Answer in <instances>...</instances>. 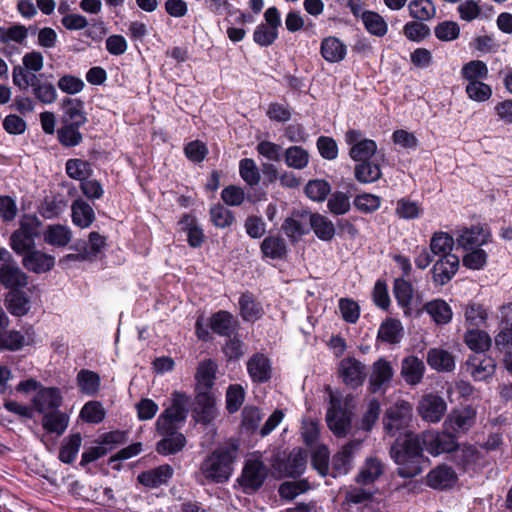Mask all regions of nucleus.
<instances>
[{"instance_id": "obj_28", "label": "nucleus", "mask_w": 512, "mask_h": 512, "mask_svg": "<svg viewBox=\"0 0 512 512\" xmlns=\"http://www.w3.org/2000/svg\"><path fill=\"white\" fill-rule=\"evenodd\" d=\"M71 217L74 225L80 228H87L94 222L95 213L86 201L76 199L71 206Z\"/></svg>"}, {"instance_id": "obj_64", "label": "nucleus", "mask_w": 512, "mask_h": 512, "mask_svg": "<svg viewBox=\"0 0 512 512\" xmlns=\"http://www.w3.org/2000/svg\"><path fill=\"white\" fill-rule=\"evenodd\" d=\"M278 37V31L270 26L260 24L253 33V40L262 47L270 46Z\"/></svg>"}, {"instance_id": "obj_43", "label": "nucleus", "mask_w": 512, "mask_h": 512, "mask_svg": "<svg viewBox=\"0 0 512 512\" xmlns=\"http://www.w3.org/2000/svg\"><path fill=\"white\" fill-rule=\"evenodd\" d=\"M261 251L265 257L282 259L287 254V246L283 238L268 236L261 243Z\"/></svg>"}, {"instance_id": "obj_49", "label": "nucleus", "mask_w": 512, "mask_h": 512, "mask_svg": "<svg viewBox=\"0 0 512 512\" xmlns=\"http://www.w3.org/2000/svg\"><path fill=\"white\" fill-rule=\"evenodd\" d=\"M362 21L367 31L373 35L381 37L387 33V23L385 22L383 17L376 12H363Z\"/></svg>"}, {"instance_id": "obj_59", "label": "nucleus", "mask_w": 512, "mask_h": 512, "mask_svg": "<svg viewBox=\"0 0 512 512\" xmlns=\"http://www.w3.org/2000/svg\"><path fill=\"white\" fill-rule=\"evenodd\" d=\"M330 191V184L325 180H311L305 187L306 195L316 202L324 201Z\"/></svg>"}, {"instance_id": "obj_9", "label": "nucleus", "mask_w": 512, "mask_h": 512, "mask_svg": "<svg viewBox=\"0 0 512 512\" xmlns=\"http://www.w3.org/2000/svg\"><path fill=\"white\" fill-rule=\"evenodd\" d=\"M412 406L407 401H400L387 409L384 417L385 430L394 436L404 428L411 419Z\"/></svg>"}, {"instance_id": "obj_12", "label": "nucleus", "mask_w": 512, "mask_h": 512, "mask_svg": "<svg viewBox=\"0 0 512 512\" xmlns=\"http://www.w3.org/2000/svg\"><path fill=\"white\" fill-rule=\"evenodd\" d=\"M62 400V394L58 388L46 387L37 391L32 403L34 409L43 415L59 410Z\"/></svg>"}, {"instance_id": "obj_10", "label": "nucleus", "mask_w": 512, "mask_h": 512, "mask_svg": "<svg viewBox=\"0 0 512 512\" xmlns=\"http://www.w3.org/2000/svg\"><path fill=\"white\" fill-rule=\"evenodd\" d=\"M476 411L470 407L452 410L443 423V428L454 435L465 434L475 423Z\"/></svg>"}, {"instance_id": "obj_34", "label": "nucleus", "mask_w": 512, "mask_h": 512, "mask_svg": "<svg viewBox=\"0 0 512 512\" xmlns=\"http://www.w3.org/2000/svg\"><path fill=\"white\" fill-rule=\"evenodd\" d=\"M69 417L60 410L43 414L42 427L51 434L61 436L67 429Z\"/></svg>"}, {"instance_id": "obj_18", "label": "nucleus", "mask_w": 512, "mask_h": 512, "mask_svg": "<svg viewBox=\"0 0 512 512\" xmlns=\"http://www.w3.org/2000/svg\"><path fill=\"white\" fill-rule=\"evenodd\" d=\"M394 375L391 363L383 358L374 362L369 378L370 389L373 393L384 390Z\"/></svg>"}, {"instance_id": "obj_24", "label": "nucleus", "mask_w": 512, "mask_h": 512, "mask_svg": "<svg viewBox=\"0 0 512 512\" xmlns=\"http://www.w3.org/2000/svg\"><path fill=\"white\" fill-rule=\"evenodd\" d=\"M320 52L329 63H339L345 59L347 46L338 38L329 36L322 40Z\"/></svg>"}, {"instance_id": "obj_19", "label": "nucleus", "mask_w": 512, "mask_h": 512, "mask_svg": "<svg viewBox=\"0 0 512 512\" xmlns=\"http://www.w3.org/2000/svg\"><path fill=\"white\" fill-rule=\"evenodd\" d=\"M426 371L424 362L414 355L402 359L400 374L410 386H416L422 382Z\"/></svg>"}, {"instance_id": "obj_8", "label": "nucleus", "mask_w": 512, "mask_h": 512, "mask_svg": "<svg viewBox=\"0 0 512 512\" xmlns=\"http://www.w3.org/2000/svg\"><path fill=\"white\" fill-rule=\"evenodd\" d=\"M345 141L351 146L349 155L352 160H370L377 151L376 142L371 139H363L359 130L347 131Z\"/></svg>"}, {"instance_id": "obj_58", "label": "nucleus", "mask_w": 512, "mask_h": 512, "mask_svg": "<svg viewBox=\"0 0 512 512\" xmlns=\"http://www.w3.org/2000/svg\"><path fill=\"white\" fill-rule=\"evenodd\" d=\"M105 410L98 401L87 402L80 411V417L88 423H100L105 418Z\"/></svg>"}, {"instance_id": "obj_14", "label": "nucleus", "mask_w": 512, "mask_h": 512, "mask_svg": "<svg viewBox=\"0 0 512 512\" xmlns=\"http://www.w3.org/2000/svg\"><path fill=\"white\" fill-rule=\"evenodd\" d=\"M467 372L476 381H486L495 372V361L484 355H473L466 361Z\"/></svg>"}, {"instance_id": "obj_3", "label": "nucleus", "mask_w": 512, "mask_h": 512, "mask_svg": "<svg viewBox=\"0 0 512 512\" xmlns=\"http://www.w3.org/2000/svg\"><path fill=\"white\" fill-rule=\"evenodd\" d=\"M188 399L184 394L175 392L171 398V405L167 407L156 421L157 433L161 436L171 435L180 429L187 417Z\"/></svg>"}, {"instance_id": "obj_63", "label": "nucleus", "mask_w": 512, "mask_h": 512, "mask_svg": "<svg viewBox=\"0 0 512 512\" xmlns=\"http://www.w3.org/2000/svg\"><path fill=\"white\" fill-rule=\"evenodd\" d=\"M6 300L7 308L13 315L22 316L28 311V300L20 292L12 290Z\"/></svg>"}, {"instance_id": "obj_32", "label": "nucleus", "mask_w": 512, "mask_h": 512, "mask_svg": "<svg viewBox=\"0 0 512 512\" xmlns=\"http://www.w3.org/2000/svg\"><path fill=\"white\" fill-rule=\"evenodd\" d=\"M217 364L211 359L199 363L196 372L197 390L209 391L216 378Z\"/></svg>"}, {"instance_id": "obj_5", "label": "nucleus", "mask_w": 512, "mask_h": 512, "mask_svg": "<svg viewBox=\"0 0 512 512\" xmlns=\"http://www.w3.org/2000/svg\"><path fill=\"white\" fill-rule=\"evenodd\" d=\"M326 421L330 430L339 437L346 436L350 429V412L342 406L340 398L334 394H330V408L326 414Z\"/></svg>"}, {"instance_id": "obj_51", "label": "nucleus", "mask_w": 512, "mask_h": 512, "mask_svg": "<svg viewBox=\"0 0 512 512\" xmlns=\"http://www.w3.org/2000/svg\"><path fill=\"white\" fill-rule=\"evenodd\" d=\"M351 207L350 197L340 191L332 193L327 201V208L333 215H344Z\"/></svg>"}, {"instance_id": "obj_23", "label": "nucleus", "mask_w": 512, "mask_h": 512, "mask_svg": "<svg viewBox=\"0 0 512 512\" xmlns=\"http://www.w3.org/2000/svg\"><path fill=\"white\" fill-rule=\"evenodd\" d=\"M194 411L198 421L208 424L216 417L215 398L209 391H198Z\"/></svg>"}, {"instance_id": "obj_36", "label": "nucleus", "mask_w": 512, "mask_h": 512, "mask_svg": "<svg viewBox=\"0 0 512 512\" xmlns=\"http://www.w3.org/2000/svg\"><path fill=\"white\" fill-rule=\"evenodd\" d=\"M71 239V229L65 225H49L44 232V241L52 246L64 247L71 241Z\"/></svg>"}, {"instance_id": "obj_44", "label": "nucleus", "mask_w": 512, "mask_h": 512, "mask_svg": "<svg viewBox=\"0 0 512 512\" xmlns=\"http://www.w3.org/2000/svg\"><path fill=\"white\" fill-rule=\"evenodd\" d=\"M466 345L476 352H484L491 346V337L483 330L473 328L468 330L464 337Z\"/></svg>"}, {"instance_id": "obj_38", "label": "nucleus", "mask_w": 512, "mask_h": 512, "mask_svg": "<svg viewBox=\"0 0 512 512\" xmlns=\"http://www.w3.org/2000/svg\"><path fill=\"white\" fill-rule=\"evenodd\" d=\"M496 349L504 355V364L512 373V327L500 329L495 338Z\"/></svg>"}, {"instance_id": "obj_60", "label": "nucleus", "mask_w": 512, "mask_h": 512, "mask_svg": "<svg viewBox=\"0 0 512 512\" xmlns=\"http://www.w3.org/2000/svg\"><path fill=\"white\" fill-rule=\"evenodd\" d=\"M424 21H410L403 27L404 35L411 41L420 42L430 35V28Z\"/></svg>"}, {"instance_id": "obj_4", "label": "nucleus", "mask_w": 512, "mask_h": 512, "mask_svg": "<svg viewBox=\"0 0 512 512\" xmlns=\"http://www.w3.org/2000/svg\"><path fill=\"white\" fill-rule=\"evenodd\" d=\"M267 473L268 469L261 460V457L253 454L246 459L242 472L237 478V482L244 492H255L264 483Z\"/></svg>"}, {"instance_id": "obj_26", "label": "nucleus", "mask_w": 512, "mask_h": 512, "mask_svg": "<svg viewBox=\"0 0 512 512\" xmlns=\"http://www.w3.org/2000/svg\"><path fill=\"white\" fill-rule=\"evenodd\" d=\"M360 446V441H351L333 456L332 467L336 475H342L348 472L353 454Z\"/></svg>"}, {"instance_id": "obj_11", "label": "nucleus", "mask_w": 512, "mask_h": 512, "mask_svg": "<svg viewBox=\"0 0 512 512\" xmlns=\"http://www.w3.org/2000/svg\"><path fill=\"white\" fill-rule=\"evenodd\" d=\"M338 371L343 382L353 388L362 385L366 377L365 365L353 357L342 359Z\"/></svg>"}, {"instance_id": "obj_15", "label": "nucleus", "mask_w": 512, "mask_h": 512, "mask_svg": "<svg viewBox=\"0 0 512 512\" xmlns=\"http://www.w3.org/2000/svg\"><path fill=\"white\" fill-rule=\"evenodd\" d=\"M491 234L488 229L476 225L470 228L464 229L459 237L457 243L464 250L481 248L490 242Z\"/></svg>"}, {"instance_id": "obj_61", "label": "nucleus", "mask_w": 512, "mask_h": 512, "mask_svg": "<svg viewBox=\"0 0 512 512\" xmlns=\"http://www.w3.org/2000/svg\"><path fill=\"white\" fill-rule=\"evenodd\" d=\"M82 438L80 434L71 435L60 450L59 457L65 463H71L75 460L81 447Z\"/></svg>"}, {"instance_id": "obj_37", "label": "nucleus", "mask_w": 512, "mask_h": 512, "mask_svg": "<svg viewBox=\"0 0 512 512\" xmlns=\"http://www.w3.org/2000/svg\"><path fill=\"white\" fill-rule=\"evenodd\" d=\"M403 335V325L397 319H387L380 325L378 330V338L390 344L399 343Z\"/></svg>"}, {"instance_id": "obj_48", "label": "nucleus", "mask_w": 512, "mask_h": 512, "mask_svg": "<svg viewBox=\"0 0 512 512\" xmlns=\"http://www.w3.org/2000/svg\"><path fill=\"white\" fill-rule=\"evenodd\" d=\"M307 463L306 452L302 449H294L288 456L285 463V471L289 476L301 475Z\"/></svg>"}, {"instance_id": "obj_52", "label": "nucleus", "mask_w": 512, "mask_h": 512, "mask_svg": "<svg viewBox=\"0 0 512 512\" xmlns=\"http://www.w3.org/2000/svg\"><path fill=\"white\" fill-rule=\"evenodd\" d=\"M393 293L398 304L403 308L409 309L413 296V288L410 282L402 278L395 279Z\"/></svg>"}, {"instance_id": "obj_16", "label": "nucleus", "mask_w": 512, "mask_h": 512, "mask_svg": "<svg viewBox=\"0 0 512 512\" xmlns=\"http://www.w3.org/2000/svg\"><path fill=\"white\" fill-rule=\"evenodd\" d=\"M61 107L63 110L61 123L83 126L87 122L82 100L65 97L62 99Z\"/></svg>"}, {"instance_id": "obj_30", "label": "nucleus", "mask_w": 512, "mask_h": 512, "mask_svg": "<svg viewBox=\"0 0 512 512\" xmlns=\"http://www.w3.org/2000/svg\"><path fill=\"white\" fill-rule=\"evenodd\" d=\"M424 310L430 315L437 325H445L452 320V309L443 299H434L427 302L424 305Z\"/></svg>"}, {"instance_id": "obj_42", "label": "nucleus", "mask_w": 512, "mask_h": 512, "mask_svg": "<svg viewBox=\"0 0 512 512\" xmlns=\"http://www.w3.org/2000/svg\"><path fill=\"white\" fill-rule=\"evenodd\" d=\"M163 438L157 443L156 450L162 455L174 454L183 449L186 444L185 436L180 433H171V435H164Z\"/></svg>"}, {"instance_id": "obj_45", "label": "nucleus", "mask_w": 512, "mask_h": 512, "mask_svg": "<svg viewBox=\"0 0 512 512\" xmlns=\"http://www.w3.org/2000/svg\"><path fill=\"white\" fill-rule=\"evenodd\" d=\"M464 317L468 326L478 328L486 322L488 312L482 304L471 302L465 307Z\"/></svg>"}, {"instance_id": "obj_21", "label": "nucleus", "mask_w": 512, "mask_h": 512, "mask_svg": "<svg viewBox=\"0 0 512 512\" xmlns=\"http://www.w3.org/2000/svg\"><path fill=\"white\" fill-rule=\"evenodd\" d=\"M173 468L168 465H160L156 468L141 472L137 476V480L140 484L147 488H157L163 484H166L169 479L173 476Z\"/></svg>"}, {"instance_id": "obj_33", "label": "nucleus", "mask_w": 512, "mask_h": 512, "mask_svg": "<svg viewBox=\"0 0 512 512\" xmlns=\"http://www.w3.org/2000/svg\"><path fill=\"white\" fill-rule=\"evenodd\" d=\"M384 465L376 457H369L360 469L356 482L363 485L373 484L383 473Z\"/></svg>"}, {"instance_id": "obj_62", "label": "nucleus", "mask_w": 512, "mask_h": 512, "mask_svg": "<svg viewBox=\"0 0 512 512\" xmlns=\"http://www.w3.org/2000/svg\"><path fill=\"white\" fill-rule=\"evenodd\" d=\"M434 33L440 41H453L459 37L460 28L456 22L443 21L435 27Z\"/></svg>"}, {"instance_id": "obj_6", "label": "nucleus", "mask_w": 512, "mask_h": 512, "mask_svg": "<svg viewBox=\"0 0 512 512\" xmlns=\"http://www.w3.org/2000/svg\"><path fill=\"white\" fill-rule=\"evenodd\" d=\"M447 411L445 400L434 393H428L421 397L417 404V412L422 420L428 423H438Z\"/></svg>"}, {"instance_id": "obj_39", "label": "nucleus", "mask_w": 512, "mask_h": 512, "mask_svg": "<svg viewBox=\"0 0 512 512\" xmlns=\"http://www.w3.org/2000/svg\"><path fill=\"white\" fill-rule=\"evenodd\" d=\"M77 384L81 393L94 396L100 389V376L91 370L82 369L77 374Z\"/></svg>"}, {"instance_id": "obj_57", "label": "nucleus", "mask_w": 512, "mask_h": 512, "mask_svg": "<svg viewBox=\"0 0 512 512\" xmlns=\"http://www.w3.org/2000/svg\"><path fill=\"white\" fill-rule=\"evenodd\" d=\"M210 217L213 224L222 229L230 227L235 220L233 213L221 204L214 205L210 209Z\"/></svg>"}, {"instance_id": "obj_53", "label": "nucleus", "mask_w": 512, "mask_h": 512, "mask_svg": "<svg viewBox=\"0 0 512 512\" xmlns=\"http://www.w3.org/2000/svg\"><path fill=\"white\" fill-rule=\"evenodd\" d=\"M465 92L469 99L476 102H485L492 96L491 86L482 81L468 82Z\"/></svg>"}, {"instance_id": "obj_13", "label": "nucleus", "mask_w": 512, "mask_h": 512, "mask_svg": "<svg viewBox=\"0 0 512 512\" xmlns=\"http://www.w3.org/2000/svg\"><path fill=\"white\" fill-rule=\"evenodd\" d=\"M0 283L11 290L23 288L28 284L27 275L20 269L13 256L0 267Z\"/></svg>"}, {"instance_id": "obj_41", "label": "nucleus", "mask_w": 512, "mask_h": 512, "mask_svg": "<svg viewBox=\"0 0 512 512\" xmlns=\"http://www.w3.org/2000/svg\"><path fill=\"white\" fill-rule=\"evenodd\" d=\"M408 10L409 15L419 21L431 20L436 15V7L431 0H412Z\"/></svg>"}, {"instance_id": "obj_55", "label": "nucleus", "mask_w": 512, "mask_h": 512, "mask_svg": "<svg viewBox=\"0 0 512 512\" xmlns=\"http://www.w3.org/2000/svg\"><path fill=\"white\" fill-rule=\"evenodd\" d=\"M81 126L61 123L58 129V139L61 144L67 147H73L82 141V134L79 131Z\"/></svg>"}, {"instance_id": "obj_7", "label": "nucleus", "mask_w": 512, "mask_h": 512, "mask_svg": "<svg viewBox=\"0 0 512 512\" xmlns=\"http://www.w3.org/2000/svg\"><path fill=\"white\" fill-rule=\"evenodd\" d=\"M422 443L424 448L433 456L442 453L453 454L458 445L455 435L445 429L442 433L431 431L423 433Z\"/></svg>"}, {"instance_id": "obj_35", "label": "nucleus", "mask_w": 512, "mask_h": 512, "mask_svg": "<svg viewBox=\"0 0 512 512\" xmlns=\"http://www.w3.org/2000/svg\"><path fill=\"white\" fill-rule=\"evenodd\" d=\"M239 309L243 320L255 322L263 315L262 305L251 293H244L239 298Z\"/></svg>"}, {"instance_id": "obj_47", "label": "nucleus", "mask_w": 512, "mask_h": 512, "mask_svg": "<svg viewBox=\"0 0 512 512\" xmlns=\"http://www.w3.org/2000/svg\"><path fill=\"white\" fill-rule=\"evenodd\" d=\"M395 212L398 217L411 220L419 218L423 214V208L417 201L404 197L397 201Z\"/></svg>"}, {"instance_id": "obj_56", "label": "nucleus", "mask_w": 512, "mask_h": 512, "mask_svg": "<svg viewBox=\"0 0 512 512\" xmlns=\"http://www.w3.org/2000/svg\"><path fill=\"white\" fill-rule=\"evenodd\" d=\"M355 176L362 183H371L380 178L381 170L376 162H361L355 168Z\"/></svg>"}, {"instance_id": "obj_2", "label": "nucleus", "mask_w": 512, "mask_h": 512, "mask_svg": "<svg viewBox=\"0 0 512 512\" xmlns=\"http://www.w3.org/2000/svg\"><path fill=\"white\" fill-rule=\"evenodd\" d=\"M422 437L407 434L402 440H397L391 448V457L398 465V475L412 478L421 473Z\"/></svg>"}, {"instance_id": "obj_50", "label": "nucleus", "mask_w": 512, "mask_h": 512, "mask_svg": "<svg viewBox=\"0 0 512 512\" xmlns=\"http://www.w3.org/2000/svg\"><path fill=\"white\" fill-rule=\"evenodd\" d=\"M32 92L35 98L43 104H52L58 96L53 84L41 82L39 78L32 84Z\"/></svg>"}, {"instance_id": "obj_25", "label": "nucleus", "mask_w": 512, "mask_h": 512, "mask_svg": "<svg viewBox=\"0 0 512 512\" xmlns=\"http://www.w3.org/2000/svg\"><path fill=\"white\" fill-rule=\"evenodd\" d=\"M481 457V452L470 444L457 445L452 454L454 463L463 469H469L478 465Z\"/></svg>"}, {"instance_id": "obj_31", "label": "nucleus", "mask_w": 512, "mask_h": 512, "mask_svg": "<svg viewBox=\"0 0 512 512\" xmlns=\"http://www.w3.org/2000/svg\"><path fill=\"white\" fill-rule=\"evenodd\" d=\"M427 363L437 371L450 372L455 368L453 355L441 348H432L427 352Z\"/></svg>"}, {"instance_id": "obj_54", "label": "nucleus", "mask_w": 512, "mask_h": 512, "mask_svg": "<svg viewBox=\"0 0 512 512\" xmlns=\"http://www.w3.org/2000/svg\"><path fill=\"white\" fill-rule=\"evenodd\" d=\"M462 75L468 82L481 81L488 77V68L480 60L470 61L463 66Z\"/></svg>"}, {"instance_id": "obj_27", "label": "nucleus", "mask_w": 512, "mask_h": 512, "mask_svg": "<svg viewBox=\"0 0 512 512\" xmlns=\"http://www.w3.org/2000/svg\"><path fill=\"white\" fill-rule=\"evenodd\" d=\"M210 328L218 335L230 337L237 329V320L227 311H218L210 318Z\"/></svg>"}, {"instance_id": "obj_40", "label": "nucleus", "mask_w": 512, "mask_h": 512, "mask_svg": "<svg viewBox=\"0 0 512 512\" xmlns=\"http://www.w3.org/2000/svg\"><path fill=\"white\" fill-rule=\"evenodd\" d=\"M455 472L451 467L439 466L429 472L427 481L429 486L436 489H443L455 481Z\"/></svg>"}, {"instance_id": "obj_46", "label": "nucleus", "mask_w": 512, "mask_h": 512, "mask_svg": "<svg viewBox=\"0 0 512 512\" xmlns=\"http://www.w3.org/2000/svg\"><path fill=\"white\" fill-rule=\"evenodd\" d=\"M454 246V239L446 232L435 233L430 241V249L434 255L444 257V255H453L451 253Z\"/></svg>"}, {"instance_id": "obj_17", "label": "nucleus", "mask_w": 512, "mask_h": 512, "mask_svg": "<svg viewBox=\"0 0 512 512\" xmlns=\"http://www.w3.org/2000/svg\"><path fill=\"white\" fill-rule=\"evenodd\" d=\"M459 268V258L456 255H444L433 265V280L437 285L447 284Z\"/></svg>"}, {"instance_id": "obj_1", "label": "nucleus", "mask_w": 512, "mask_h": 512, "mask_svg": "<svg viewBox=\"0 0 512 512\" xmlns=\"http://www.w3.org/2000/svg\"><path fill=\"white\" fill-rule=\"evenodd\" d=\"M238 458V445L227 442L219 445L208 454L200 465L202 484H223L229 481L234 472V463Z\"/></svg>"}, {"instance_id": "obj_20", "label": "nucleus", "mask_w": 512, "mask_h": 512, "mask_svg": "<svg viewBox=\"0 0 512 512\" xmlns=\"http://www.w3.org/2000/svg\"><path fill=\"white\" fill-rule=\"evenodd\" d=\"M23 266L34 273H45L51 270L55 264L54 256L46 254L40 250H34L24 254L22 259Z\"/></svg>"}, {"instance_id": "obj_22", "label": "nucleus", "mask_w": 512, "mask_h": 512, "mask_svg": "<svg viewBox=\"0 0 512 512\" xmlns=\"http://www.w3.org/2000/svg\"><path fill=\"white\" fill-rule=\"evenodd\" d=\"M247 371L254 382H267L272 375L270 360L263 354H255L247 362Z\"/></svg>"}, {"instance_id": "obj_29", "label": "nucleus", "mask_w": 512, "mask_h": 512, "mask_svg": "<svg viewBox=\"0 0 512 512\" xmlns=\"http://www.w3.org/2000/svg\"><path fill=\"white\" fill-rule=\"evenodd\" d=\"M311 229L315 235L322 241H330L335 236L334 223L325 215L320 213L309 214Z\"/></svg>"}]
</instances>
